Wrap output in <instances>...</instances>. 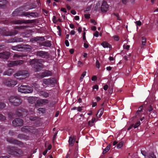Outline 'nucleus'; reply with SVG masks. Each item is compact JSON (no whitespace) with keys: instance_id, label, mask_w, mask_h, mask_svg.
Listing matches in <instances>:
<instances>
[{"instance_id":"1","label":"nucleus","mask_w":158,"mask_h":158,"mask_svg":"<svg viewBox=\"0 0 158 158\" xmlns=\"http://www.w3.org/2000/svg\"><path fill=\"white\" fill-rule=\"evenodd\" d=\"M29 27L28 26H15L14 27L15 30L9 31H7L5 28H0V34L2 35L12 36L15 35L18 33V31L15 30L16 29H23L27 28Z\"/></svg>"},{"instance_id":"2","label":"nucleus","mask_w":158,"mask_h":158,"mask_svg":"<svg viewBox=\"0 0 158 158\" xmlns=\"http://www.w3.org/2000/svg\"><path fill=\"white\" fill-rule=\"evenodd\" d=\"M7 151L9 154L16 157L22 156L23 154L22 150L16 147L8 146L7 147Z\"/></svg>"},{"instance_id":"3","label":"nucleus","mask_w":158,"mask_h":158,"mask_svg":"<svg viewBox=\"0 0 158 158\" xmlns=\"http://www.w3.org/2000/svg\"><path fill=\"white\" fill-rule=\"evenodd\" d=\"M31 46L27 44H22L13 46L11 47V49L14 50L18 51H28L30 52L31 50Z\"/></svg>"},{"instance_id":"4","label":"nucleus","mask_w":158,"mask_h":158,"mask_svg":"<svg viewBox=\"0 0 158 158\" xmlns=\"http://www.w3.org/2000/svg\"><path fill=\"white\" fill-rule=\"evenodd\" d=\"M8 100L14 106H18L21 104L22 102L20 98L16 96H10Z\"/></svg>"},{"instance_id":"5","label":"nucleus","mask_w":158,"mask_h":158,"mask_svg":"<svg viewBox=\"0 0 158 158\" xmlns=\"http://www.w3.org/2000/svg\"><path fill=\"white\" fill-rule=\"evenodd\" d=\"M18 91L23 93H30L33 92V89L29 85H22L18 88Z\"/></svg>"},{"instance_id":"6","label":"nucleus","mask_w":158,"mask_h":158,"mask_svg":"<svg viewBox=\"0 0 158 158\" xmlns=\"http://www.w3.org/2000/svg\"><path fill=\"white\" fill-rule=\"evenodd\" d=\"M29 73L27 71H20L18 72L14 75V77L19 80H22L28 76Z\"/></svg>"},{"instance_id":"7","label":"nucleus","mask_w":158,"mask_h":158,"mask_svg":"<svg viewBox=\"0 0 158 158\" xmlns=\"http://www.w3.org/2000/svg\"><path fill=\"white\" fill-rule=\"evenodd\" d=\"M21 131L26 133L34 134H35L37 132L36 128L33 127L28 126H25L22 127Z\"/></svg>"},{"instance_id":"8","label":"nucleus","mask_w":158,"mask_h":158,"mask_svg":"<svg viewBox=\"0 0 158 158\" xmlns=\"http://www.w3.org/2000/svg\"><path fill=\"white\" fill-rule=\"evenodd\" d=\"M15 114L19 117L21 116L26 117L28 114V112L26 110L20 108L16 110Z\"/></svg>"},{"instance_id":"9","label":"nucleus","mask_w":158,"mask_h":158,"mask_svg":"<svg viewBox=\"0 0 158 158\" xmlns=\"http://www.w3.org/2000/svg\"><path fill=\"white\" fill-rule=\"evenodd\" d=\"M6 140L10 143L16 144L20 147L23 148L25 147L23 143L12 138H7L6 139Z\"/></svg>"},{"instance_id":"10","label":"nucleus","mask_w":158,"mask_h":158,"mask_svg":"<svg viewBox=\"0 0 158 158\" xmlns=\"http://www.w3.org/2000/svg\"><path fill=\"white\" fill-rule=\"evenodd\" d=\"M11 23L13 24H20L22 23H33V21L32 20L19 19L12 20L11 21Z\"/></svg>"},{"instance_id":"11","label":"nucleus","mask_w":158,"mask_h":158,"mask_svg":"<svg viewBox=\"0 0 158 158\" xmlns=\"http://www.w3.org/2000/svg\"><path fill=\"white\" fill-rule=\"evenodd\" d=\"M35 54L37 56L43 58H48L49 57V55L48 53L43 51H39L35 52Z\"/></svg>"},{"instance_id":"12","label":"nucleus","mask_w":158,"mask_h":158,"mask_svg":"<svg viewBox=\"0 0 158 158\" xmlns=\"http://www.w3.org/2000/svg\"><path fill=\"white\" fill-rule=\"evenodd\" d=\"M4 83L8 86L14 87L16 85L17 82L16 81L8 78L4 81Z\"/></svg>"},{"instance_id":"13","label":"nucleus","mask_w":158,"mask_h":158,"mask_svg":"<svg viewBox=\"0 0 158 158\" xmlns=\"http://www.w3.org/2000/svg\"><path fill=\"white\" fill-rule=\"evenodd\" d=\"M12 124L15 127H20L23 124V120L20 118H16L12 121Z\"/></svg>"},{"instance_id":"14","label":"nucleus","mask_w":158,"mask_h":158,"mask_svg":"<svg viewBox=\"0 0 158 158\" xmlns=\"http://www.w3.org/2000/svg\"><path fill=\"white\" fill-rule=\"evenodd\" d=\"M56 82V79L54 78H50L48 79H45L44 81V84L50 85H54Z\"/></svg>"},{"instance_id":"15","label":"nucleus","mask_w":158,"mask_h":158,"mask_svg":"<svg viewBox=\"0 0 158 158\" xmlns=\"http://www.w3.org/2000/svg\"><path fill=\"white\" fill-rule=\"evenodd\" d=\"M24 61L22 60H17L10 61L8 65L9 67H12L18 65H20L23 64Z\"/></svg>"},{"instance_id":"16","label":"nucleus","mask_w":158,"mask_h":158,"mask_svg":"<svg viewBox=\"0 0 158 158\" xmlns=\"http://www.w3.org/2000/svg\"><path fill=\"white\" fill-rule=\"evenodd\" d=\"M52 75V73L51 71L46 70L44 72L39 74L37 77L39 78H42L46 76H51Z\"/></svg>"},{"instance_id":"17","label":"nucleus","mask_w":158,"mask_h":158,"mask_svg":"<svg viewBox=\"0 0 158 158\" xmlns=\"http://www.w3.org/2000/svg\"><path fill=\"white\" fill-rule=\"evenodd\" d=\"M52 75V73L51 71L46 70L44 72L39 74L37 77L39 78H42L46 76H51Z\"/></svg>"},{"instance_id":"18","label":"nucleus","mask_w":158,"mask_h":158,"mask_svg":"<svg viewBox=\"0 0 158 158\" xmlns=\"http://www.w3.org/2000/svg\"><path fill=\"white\" fill-rule=\"evenodd\" d=\"M44 62V61L43 60V61H39L35 65H34V68L35 71H39L42 70L44 66L42 63Z\"/></svg>"},{"instance_id":"19","label":"nucleus","mask_w":158,"mask_h":158,"mask_svg":"<svg viewBox=\"0 0 158 158\" xmlns=\"http://www.w3.org/2000/svg\"><path fill=\"white\" fill-rule=\"evenodd\" d=\"M23 40L22 38H18L17 37L11 38L6 41L8 43L22 42Z\"/></svg>"},{"instance_id":"20","label":"nucleus","mask_w":158,"mask_h":158,"mask_svg":"<svg viewBox=\"0 0 158 158\" xmlns=\"http://www.w3.org/2000/svg\"><path fill=\"white\" fill-rule=\"evenodd\" d=\"M10 53L7 52L0 53V58L7 60L9 57Z\"/></svg>"},{"instance_id":"21","label":"nucleus","mask_w":158,"mask_h":158,"mask_svg":"<svg viewBox=\"0 0 158 158\" xmlns=\"http://www.w3.org/2000/svg\"><path fill=\"white\" fill-rule=\"evenodd\" d=\"M108 9V6L107 2L105 1H103L101 7V11L102 12H106Z\"/></svg>"},{"instance_id":"22","label":"nucleus","mask_w":158,"mask_h":158,"mask_svg":"<svg viewBox=\"0 0 158 158\" xmlns=\"http://www.w3.org/2000/svg\"><path fill=\"white\" fill-rule=\"evenodd\" d=\"M23 16L28 17L29 16L35 17L38 16V14L36 12H23Z\"/></svg>"},{"instance_id":"23","label":"nucleus","mask_w":158,"mask_h":158,"mask_svg":"<svg viewBox=\"0 0 158 158\" xmlns=\"http://www.w3.org/2000/svg\"><path fill=\"white\" fill-rule=\"evenodd\" d=\"M23 12L20 10L19 9H17L13 12L12 14L13 16H23Z\"/></svg>"},{"instance_id":"24","label":"nucleus","mask_w":158,"mask_h":158,"mask_svg":"<svg viewBox=\"0 0 158 158\" xmlns=\"http://www.w3.org/2000/svg\"><path fill=\"white\" fill-rule=\"evenodd\" d=\"M48 102V101L47 99H42L40 100H37L36 102V105L40 106L44 104L47 103Z\"/></svg>"},{"instance_id":"25","label":"nucleus","mask_w":158,"mask_h":158,"mask_svg":"<svg viewBox=\"0 0 158 158\" xmlns=\"http://www.w3.org/2000/svg\"><path fill=\"white\" fill-rule=\"evenodd\" d=\"M76 139V136L73 135L72 137L70 136L69 140V144L70 146H73L74 143Z\"/></svg>"},{"instance_id":"26","label":"nucleus","mask_w":158,"mask_h":158,"mask_svg":"<svg viewBox=\"0 0 158 158\" xmlns=\"http://www.w3.org/2000/svg\"><path fill=\"white\" fill-rule=\"evenodd\" d=\"M40 45L42 46H44L46 47H50L51 46L52 44L50 41L46 40L44 42H42L40 43Z\"/></svg>"},{"instance_id":"27","label":"nucleus","mask_w":158,"mask_h":158,"mask_svg":"<svg viewBox=\"0 0 158 158\" xmlns=\"http://www.w3.org/2000/svg\"><path fill=\"white\" fill-rule=\"evenodd\" d=\"M39 61H43V59H34L32 60H31L29 62L30 65H35L37 63L39 62Z\"/></svg>"},{"instance_id":"28","label":"nucleus","mask_w":158,"mask_h":158,"mask_svg":"<svg viewBox=\"0 0 158 158\" xmlns=\"http://www.w3.org/2000/svg\"><path fill=\"white\" fill-rule=\"evenodd\" d=\"M14 72V70L11 68H9L7 71L3 73V75L10 76Z\"/></svg>"},{"instance_id":"29","label":"nucleus","mask_w":158,"mask_h":158,"mask_svg":"<svg viewBox=\"0 0 158 158\" xmlns=\"http://www.w3.org/2000/svg\"><path fill=\"white\" fill-rule=\"evenodd\" d=\"M17 137L20 139H28V136L25 135L20 134L18 135Z\"/></svg>"},{"instance_id":"30","label":"nucleus","mask_w":158,"mask_h":158,"mask_svg":"<svg viewBox=\"0 0 158 158\" xmlns=\"http://www.w3.org/2000/svg\"><path fill=\"white\" fill-rule=\"evenodd\" d=\"M27 56V55L26 54H14L13 55V57L16 58H18L22 57H25Z\"/></svg>"},{"instance_id":"31","label":"nucleus","mask_w":158,"mask_h":158,"mask_svg":"<svg viewBox=\"0 0 158 158\" xmlns=\"http://www.w3.org/2000/svg\"><path fill=\"white\" fill-rule=\"evenodd\" d=\"M6 2V0H0V8H4L5 7L6 5L4 4Z\"/></svg>"},{"instance_id":"32","label":"nucleus","mask_w":158,"mask_h":158,"mask_svg":"<svg viewBox=\"0 0 158 158\" xmlns=\"http://www.w3.org/2000/svg\"><path fill=\"white\" fill-rule=\"evenodd\" d=\"M143 109V107L142 106H140L138 108V109L136 113V116L137 117V116L139 115L140 114H141V112Z\"/></svg>"},{"instance_id":"33","label":"nucleus","mask_w":158,"mask_h":158,"mask_svg":"<svg viewBox=\"0 0 158 158\" xmlns=\"http://www.w3.org/2000/svg\"><path fill=\"white\" fill-rule=\"evenodd\" d=\"M28 7L27 8L28 10H31L35 8L36 6L37 5L35 3H32L31 4H30L29 6H28Z\"/></svg>"},{"instance_id":"34","label":"nucleus","mask_w":158,"mask_h":158,"mask_svg":"<svg viewBox=\"0 0 158 158\" xmlns=\"http://www.w3.org/2000/svg\"><path fill=\"white\" fill-rule=\"evenodd\" d=\"M146 42V39L144 37H142V46L141 48H143L145 45V43Z\"/></svg>"},{"instance_id":"35","label":"nucleus","mask_w":158,"mask_h":158,"mask_svg":"<svg viewBox=\"0 0 158 158\" xmlns=\"http://www.w3.org/2000/svg\"><path fill=\"white\" fill-rule=\"evenodd\" d=\"M40 95L41 96H43L45 98H47L49 96V94L45 91H42L40 93Z\"/></svg>"},{"instance_id":"36","label":"nucleus","mask_w":158,"mask_h":158,"mask_svg":"<svg viewBox=\"0 0 158 158\" xmlns=\"http://www.w3.org/2000/svg\"><path fill=\"white\" fill-rule=\"evenodd\" d=\"M104 109L103 108H102L100 109L98 111L97 114H99V118H100L102 115L103 113Z\"/></svg>"},{"instance_id":"37","label":"nucleus","mask_w":158,"mask_h":158,"mask_svg":"<svg viewBox=\"0 0 158 158\" xmlns=\"http://www.w3.org/2000/svg\"><path fill=\"white\" fill-rule=\"evenodd\" d=\"M101 45L104 48H107L109 47V44L106 42L103 41L101 44Z\"/></svg>"},{"instance_id":"38","label":"nucleus","mask_w":158,"mask_h":158,"mask_svg":"<svg viewBox=\"0 0 158 158\" xmlns=\"http://www.w3.org/2000/svg\"><path fill=\"white\" fill-rule=\"evenodd\" d=\"M6 104L3 102H0V110H2L6 106Z\"/></svg>"},{"instance_id":"39","label":"nucleus","mask_w":158,"mask_h":158,"mask_svg":"<svg viewBox=\"0 0 158 158\" xmlns=\"http://www.w3.org/2000/svg\"><path fill=\"white\" fill-rule=\"evenodd\" d=\"M40 38L39 36L34 37L31 39V41L33 43L34 42H37L38 41L40 40Z\"/></svg>"},{"instance_id":"40","label":"nucleus","mask_w":158,"mask_h":158,"mask_svg":"<svg viewBox=\"0 0 158 158\" xmlns=\"http://www.w3.org/2000/svg\"><path fill=\"white\" fill-rule=\"evenodd\" d=\"M38 111L39 113H44L45 112V109L43 108H40L38 109Z\"/></svg>"},{"instance_id":"41","label":"nucleus","mask_w":158,"mask_h":158,"mask_svg":"<svg viewBox=\"0 0 158 158\" xmlns=\"http://www.w3.org/2000/svg\"><path fill=\"white\" fill-rule=\"evenodd\" d=\"M140 125V123L139 121H138L134 125L133 127L134 128H137Z\"/></svg>"},{"instance_id":"42","label":"nucleus","mask_w":158,"mask_h":158,"mask_svg":"<svg viewBox=\"0 0 158 158\" xmlns=\"http://www.w3.org/2000/svg\"><path fill=\"white\" fill-rule=\"evenodd\" d=\"M148 158H156V156L154 155V153L153 152L150 153Z\"/></svg>"},{"instance_id":"43","label":"nucleus","mask_w":158,"mask_h":158,"mask_svg":"<svg viewBox=\"0 0 158 158\" xmlns=\"http://www.w3.org/2000/svg\"><path fill=\"white\" fill-rule=\"evenodd\" d=\"M123 142L122 141L120 142L117 145V148H121L123 146Z\"/></svg>"},{"instance_id":"44","label":"nucleus","mask_w":158,"mask_h":158,"mask_svg":"<svg viewBox=\"0 0 158 158\" xmlns=\"http://www.w3.org/2000/svg\"><path fill=\"white\" fill-rule=\"evenodd\" d=\"M57 29L58 30V35L60 36H61V29L59 26H57Z\"/></svg>"},{"instance_id":"45","label":"nucleus","mask_w":158,"mask_h":158,"mask_svg":"<svg viewBox=\"0 0 158 158\" xmlns=\"http://www.w3.org/2000/svg\"><path fill=\"white\" fill-rule=\"evenodd\" d=\"M113 15L116 17L117 20H121V19L119 17L118 13H113Z\"/></svg>"},{"instance_id":"46","label":"nucleus","mask_w":158,"mask_h":158,"mask_svg":"<svg viewBox=\"0 0 158 158\" xmlns=\"http://www.w3.org/2000/svg\"><path fill=\"white\" fill-rule=\"evenodd\" d=\"M6 119V117L2 115V114H0V120L4 121Z\"/></svg>"},{"instance_id":"47","label":"nucleus","mask_w":158,"mask_h":158,"mask_svg":"<svg viewBox=\"0 0 158 158\" xmlns=\"http://www.w3.org/2000/svg\"><path fill=\"white\" fill-rule=\"evenodd\" d=\"M8 116L9 118H12L14 116V114L11 112H9L8 113Z\"/></svg>"},{"instance_id":"48","label":"nucleus","mask_w":158,"mask_h":158,"mask_svg":"<svg viewBox=\"0 0 158 158\" xmlns=\"http://www.w3.org/2000/svg\"><path fill=\"white\" fill-rule=\"evenodd\" d=\"M37 118L35 117H30L29 118V119L30 120L32 121H35L37 119Z\"/></svg>"},{"instance_id":"49","label":"nucleus","mask_w":158,"mask_h":158,"mask_svg":"<svg viewBox=\"0 0 158 158\" xmlns=\"http://www.w3.org/2000/svg\"><path fill=\"white\" fill-rule=\"evenodd\" d=\"M86 73V71H84L82 73L81 75V76L80 77V80H81V79H83V78H84V77L85 76Z\"/></svg>"},{"instance_id":"50","label":"nucleus","mask_w":158,"mask_h":158,"mask_svg":"<svg viewBox=\"0 0 158 158\" xmlns=\"http://www.w3.org/2000/svg\"><path fill=\"white\" fill-rule=\"evenodd\" d=\"M141 153L142 154L145 156V158H147V156H146V152L145 151L141 150Z\"/></svg>"},{"instance_id":"51","label":"nucleus","mask_w":158,"mask_h":158,"mask_svg":"<svg viewBox=\"0 0 158 158\" xmlns=\"http://www.w3.org/2000/svg\"><path fill=\"white\" fill-rule=\"evenodd\" d=\"M110 145H108L107 146L106 148L104 149L105 151H106L107 152L109 151V150L110 149Z\"/></svg>"},{"instance_id":"52","label":"nucleus","mask_w":158,"mask_h":158,"mask_svg":"<svg viewBox=\"0 0 158 158\" xmlns=\"http://www.w3.org/2000/svg\"><path fill=\"white\" fill-rule=\"evenodd\" d=\"M135 23L136 24L137 26H140L141 25L142 23L140 21H137L135 22Z\"/></svg>"},{"instance_id":"53","label":"nucleus","mask_w":158,"mask_h":158,"mask_svg":"<svg viewBox=\"0 0 158 158\" xmlns=\"http://www.w3.org/2000/svg\"><path fill=\"white\" fill-rule=\"evenodd\" d=\"M96 67L98 68L100 67V64L99 61L98 60H97L96 61Z\"/></svg>"},{"instance_id":"54","label":"nucleus","mask_w":158,"mask_h":158,"mask_svg":"<svg viewBox=\"0 0 158 158\" xmlns=\"http://www.w3.org/2000/svg\"><path fill=\"white\" fill-rule=\"evenodd\" d=\"M85 34L86 33L85 32H83V39L84 40H85V41H86V42H87L86 40Z\"/></svg>"},{"instance_id":"55","label":"nucleus","mask_w":158,"mask_h":158,"mask_svg":"<svg viewBox=\"0 0 158 158\" xmlns=\"http://www.w3.org/2000/svg\"><path fill=\"white\" fill-rule=\"evenodd\" d=\"M97 79V77L96 76H93L91 78V80L92 81H95Z\"/></svg>"},{"instance_id":"56","label":"nucleus","mask_w":158,"mask_h":158,"mask_svg":"<svg viewBox=\"0 0 158 158\" xmlns=\"http://www.w3.org/2000/svg\"><path fill=\"white\" fill-rule=\"evenodd\" d=\"M114 40L117 41H118L119 40V37L117 35L114 36Z\"/></svg>"},{"instance_id":"57","label":"nucleus","mask_w":158,"mask_h":158,"mask_svg":"<svg viewBox=\"0 0 158 158\" xmlns=\"http://www.w3.org/2000/svg\"><path fill=\"white\" fill-rule=\"evenodd\" d=\"M32 86V87H33L34 88H35H35H38L39 87V85L35 83H34L33 84Z\"/></svg>"},{"instance_id":"58","label":"nucleus","mask_w":158,"mask_h":158,"mask_svg":"<svg viewBox=\"0 0 158 158\" xmlns=\"http://www.w3.org/2000/svg\"><path fill=\"white\" fill-rule=\"evenodd\" d=\"M153 110L152 108L151 105H150L148 107V110L149 112L152 111Z\"/></svg>"},{"instance_id":"59","label":"nucleus","mask_w":158,"mask_h":158,"mask_svg":"<svg viewBox=\"0 0 158 158\" xmlns=\"http://www.w3.org/2000/svg\"><path fill=\"white\" fill-rule=\"evenodd\" d=\"M86 41H85V43H84V47L85 48H87L89 47V45H88V44H86Z\"/></svg>"},{"instance_id":"60","label":"nucleus","mask_w":158,"mask_h":158,"mask_svg":"<svg viewBox=\"0 0 158 158\" xmlns=\"http://www.w3.org/2000/svg\"><path fill=\"white\" fill-rule=\"evenodd\" d=\"M53 22L54 23H56L57 22L56 20V17L55 16H54L52 19Z\"/></svg>"},{"instance_id":"61","label":"nucleus","mask_w":158,"mask_h":158,"mask_svg":"<svg viewBox=\"0 0 158 158\" xmlns=\"http://www.w3.org/2000/svg\"><path fill=\"white\" fill-rule=\"evenodd\" d=\"M99 32L97 31H95V32L94 33V36L96 37H98V36Z\"/></svg>"},{"instance_id":"62","label":"nucleus","mask_w":158,"mask_h":158,"mask_svg":"<svg viewBox=\"0 0 158 158\" xmlns=\"http://www.w3.org/2000/svg\"><path fill=\"white\" fill-rule=\"evenodd\" d=\"M98 89V86L97 85H94L93 86V89Z\"/></svg>"},{"instance_id":"63","label":"nucleus","mask_w":158,"mask_h":158,"mask_svg":"<svg viewBox=\"0 0 158 158\" xmlns=\"http://www.w3.org/2000/svg\"><path fill=\"white\" fill-rule=\"evenodd\" d=\"M9 134L11 135H13L15 134V132L12 131L10 130L9 131Z\"/></svg>"},{"instance_id":"64","label":"nucleus","mask_w":158,"mask_h":158,"mask_svg":"<svg viewBox=\"0 0 158 158\" xmlns=\"http://www.w3.org/2000/svg\"><path fill=\"white\" fill-rule=\"evenodd\" d=\"M10 157L9 156H0V158H9Z\"/></svg>"}]
</instances>
